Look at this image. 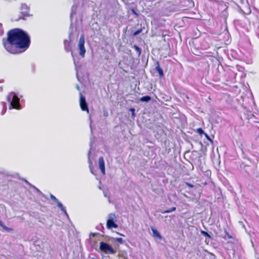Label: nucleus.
Wrapping results in <instances>:
<instances>
[{"label": "nucleus", "instance_id": "obj_1", "mask_svg": "<svg viewBox=\"0 0 259 259\" xmlns=\"http://www.w3.org/2000/svg\"><path fill=\"white\" fill-rule=\"evenodd\" d=\"M5 50L12 54H19L26 51L30 47V38L28 34L20 28H13L7 33L2 40Z\"/></svg>", "mask_w": 259, "mask_h": 259}, {"label": "nucleus", "instance_id": "obj_2", "mask_svg": "<svg viewBox=\"0 0 259 259\" xmlns=\"http://www.w3.org/2000/svg\"><path fill=\"white\" fill-rule=\"evenodd\" d=\"M7 100L10 102L12 108L16 109H20V99L14 92H12L9 94L7 96Z\"/></svg>", "mask_w": 259, "mask_h": 259}, {"label": "nucleus", "instance_id": "obj_3", "mask_svg": "<svg viewBox=\"0 0 259 259\" xmlns=\"http://www.w3.org/2000/svg\"><path fill=\"white\" fill-rule=\"evenodd\" d=\"M100 249L105 253L114 254L115 250L107 243L101 242L100 244Z\"/></svg>", "mask_w": 259, "mask_h": 259}, {"label": "nucleus", "instance_id": "obj_4", "mask_svg": "<svg viewBox=\"0 0 259 259\" xmlns=\"http://www.w3.org/2000/svg\"><path fill=\"white\" fill-rule=\"evenodd\" d=\"M84 36L83 34H82L80 37L78 45V49L79 50V54L82 57H83L84 56L86 52L84 47Z\"/></svg>", "mask_w": 259, "mask_h": 259}, {"label": "nucleus", "instance_id": "obj_5", "mask_svg": "<svg viewBox=\"0 0 259 259\" xmlns=\"http://www.w3.org/2000/svg\"><path fill=\"white\" fill-rule=\"evenodd\" d=\"M79 95H80L79 105H80L81 109L82 111H87L88 113H89V110L88 108V104L86 102L85 97L82 96L81 93H80Z\"/></svg>", "mask_w": 259, "mask_h": 259}, {"label": "nucleus", "instance_id": "obj_6", "mask_svg": "<svg viewBox=\"0 0 259 259\" xmlns=\"http://www.w3.org/2000/svg\"><path fill=\"white\" fill-rule=\"evenodd\" d=\"M99 166L101 170V171L103 175L105 174V167L104 160L103 157H100L99 158Z\"/></svg>", "mask_w": 259, "mask_h": 259}, {"label": "nucleus", "instance_id": "obj_7", "mask_svg": "<svg viewBox=\"0 0 259 259\" xmlns=\"http://www.w3.org/2000/svg\"><path fill=\"white\" fill-rule=\"evenodd\" d=\"M210 39L208 37L203 39L201 42V47L203 49L206 50L210 47Z\"/></svg>", "mask_w": 259, "mask_h": 259}, {"label": "nucleus", "instance_id": "obj_8", "mask_svg": "<svg viewBox=\"0 0 259 259\" xmlns=\"http://www.w3.org/2000/svg\"><path fill=\"white\" fill-rule=\"evenodd\" d=\"M21 13L23 16H29V7L26 4L21 5Z\"/></svg>", "mask_w": 259, "mask_h": 259}, {"label": "nucleus", "instance_id": "obj_9", "mask_svg": "<svg viewBox=\"0 0 259 259\" xmlns=\"http://www.w3.org/2000/svg\"><path fill=\"white\" fill-rule=\"evenodd\" d=\"M118 225L115 224L113 219H109L107 221V227L108 229L117 228Z\"/></svg>", "mask_w": 259, "mask_h": 259}, {"label": "nucleus", "instance_id": "obj_10", "mask_svg": "<svg viewBox=\"0 0 259 259\" xmlns=\"http://www.w3.org/2000/svg\"><path fill=\"white\" fill-rule=\"evenodd\" d=\"M155 70L158 73L160 77L164 76V73L162 69L160 67L159 63L158 61L156 63Z\"/></svg>", "mask_w": 259, "mask_h": 259}, {"label": "nucleus", "instance_id": "obj_11", "mask_svg": "<svg viewBox=\"0 0 259 259\" xmlns=\"http://www.w3.org/2000/svg\"><path fill=\"white\" fill-rule=\"evenodd\" d=\"M151 230L153 233V236L155 238H157L159 239L162 238V237L159 232L154 228H151Z\"/></svg>", "mask_w": 259, "mask_h": 259}, {"label": "nucleus", "instance_id": "obj_12", "mask_svg": "<svg viewBox=\"0 0 259 259\" xmlns=\"http://www.w3.org/2000/svg\"><path fill=\"white\" fill-rule=\"evenodd\" d=\"M0 226L2 227L4 230L7 232H12L13 231V229L12 228L7 227L5 225H4V224L1 221H0Z\"/></svg>", "mask_w": 259, "mask_h": 259}, {"label": "nucleus", "instance_id": "obj_13", "mask_svg": "<svg viewBox=\"0 0 259 259\" xmlns=\"http://www.w3.org/2000/svg\"><path fill=\"white\" fill-rule=\"evenodd\" d=\"M151 99V97L149 96H145L140 98V101L142 102H149Z\"/></svg>", "mask_w": 259, "mask_h": 259}, {"label": "nucleus", "instance_id": "obj_14", "mask_svg": "<svg viewBox=\"0 0 259 259\" xmlns=\"http://www.w3.org/2000/svg\"><path fill=\"white\" fill-rule=\"evenodd\" d=\"M56 203H57V206L65 213H67L66 212V210L65 208V207L63 206V205H62V204L59 201H57V202H56Z\"/></svg>", "mask_w": 259, "mask_h": 259}, {"label": "nucleus", "instance_id": "obj_15", "mask_svg": "<svg viewBox=\"0 0 259 259\" xmlns=\"http://www.w3.org/2000/svg\"><path fill=\"white\" fill-rule=\"evenodd\" d=\"M56 203H57V206L65 213H67L66 212V210L65 208V207L63 206V205H62V204L59 201H57V202H56Z\"/></svg>", "mask_w": 259, "mask_h": 259}, {"label": "nucleus", "instance_id": "obj_16", "mask_svg": "<svg viewBox=\"0 0 259 259\" xmlns=\"http://www.w3.org/2000/svg\"><path fill=\"white\" fill-rule=\"evenodd\" d=\"M176 209V207H172L170 209L162 211L161 212L162 213H169V212H171L172 211H175Z\"/></svg>", "mask_w": 259, "mask_h": 259}, {"label": "nucleus", "instance_id": "obj_17", "mask_svg": "<svg viewBox=\"0 0 259 259\" xmlns=\"http://www.w3.org/2000/svg\"><path fill=\"white\" fill-rule=\"evenodd\" d=\"M133 48L136 50L138 55H140L141 53V49L137 45H134Z\"/></svg>", "mask_w": 259, "mask_h": 259}, {"label": "nucleus", "instance_id": "obj_18", "mask_svg": "<svg viewBox=\"0 0 259 259\" xmlns=\"http://www.w3.org/2000/svg\"><path fill=\"white\" fill-rule=\"evenodd\" d=\"M196 132L200 135H203L204 134V131L201 128H198L196 130Z\"/></svg>", "mask_w": 259, "mask_h": 259}, {"label": "nucleus", "instance_id": "obj_19", "mask_svg": "<svg viewBox=\"0 0 259 259\" xmlns=\"http://www.w3.org/2000/svg\"><path fill=\"white\" fill-rule=\"evenodd\" d=\"M201 233L202 235H204V236H206V237H207L208 238H210L211 237L210 235L207 232H205L204 231H201Z\"/></svg>", "mask_w": 259, "mask_h": 259}, {"label": "nucleus", "instance_id": "obj_20", "mask_svg": "<svg viewBox=\"0 0 259 259\" xmlns=\"http://www.w3.org/2000/svg\"><path fill=\"white\" fill-rule=\"evenodd\" d=\"M50 198L52 200H53L55 202L58 201V200L56 198V197L52 194L50 195Z\"/></svg>", "mask_w": 259, "mask_h": 259}, {"label": "nucleus", "instance_id": "obj_21", "mask_svg": "<svg viewBox=\"0 0 259 259\" xmlns=\"http://www.w3.org/2000/svg\"><path fill=\"white\" fill-rule=\"evenodd\" d=\"M185 185L188 186V187L190 188H193L194 187V185L189 183H188V182H186L185 183Z\"/></svg>", "mask_w": 259, "mask_h": 259}, {"label": "nucleus", "instance_id": "obj_22", "mask_svg": "<svg viewBox=\"0 0 259 259\" xmlns=\"http://www.w3.org/2000/svg\"><path fill=\"white\" fill-rule=\"evenodd\" d=\"M142 31V29H140L138 30H137L136 31H135L134 33V35H137L138 34H139V33H140Z\"/></svg>", "mask_w": 259, "mask_h": 259}, {"label": "nucleus", "instance_id": "obj_23", "mask_svg": "<svg viewBox=\"0 0 259 259\" xmlns=\"http://www.w3.org/2000/svg\"><path fill=\"white\" fill-rule=\"evenodd\" d=\"M204 135V136L205 137V138L209 141H211V139L210 138L209 136L206 134V133H205L203 134Z\"/></svg>", "mask_w": 259, "mask_h": 259}, {"label": "nucleus", "instance_id": "obj_24", "mask_svg": "<svg viewBox=\"0 0 259 259\" xmlns=\"http://www.w3.org/2000/svg\"><path fill=\"white\" fill-rule=\"evenodd\" d=\"M116 241L119 242V243H122V242H123V240L121 238H117L116 239Z\"/></svg>", "mask_w": 259, "mask_h": 259}, {"label": "nucleus", "instance_id": "obj_25", "mask_svg": "<svg viewBox=\"0 0 259 259\" xmlns=\"http://www.w3.org/2000/svg\"><path fill=\"white\" fill-rule=\"evenodd\" d=\"M131 11H132V13H133V14H134V15H137V16L138 15V14H137V13L136 12V11L135 10V9H132L131 10Z\"/></svg>", "mask_w": 259, "mask_h": 259}, {"label": "nucleus", "instance_id": "obj_26", "mask_svg": "<svg viewBox=\"0 0 259 259\" xmlns=\"http://www.w3.org/2000/svg\"><path fill=\"white\" fill-rule=\"evenodd\" d=\"M130 110H131V111H132V112L133 114V115H134V114H135V109H134V108H131V109H130Z\"/></svg>", "mask_w": 259, "mask_h": 259}, {"label": "nucleus", "instance_id": "obj_27", "mask_svg": "<svg viewBox=\"0 0 259 259\" xmlns=\"http://www.w3.org/2000/svg\"><path fill=\"white\" fill-rule=\"evenodd\" d=\"M20 19H21V17H20V18H18V19H16V20H20ZM22 19H24V18H22Z\"/></svg>", "mask_w": 259, "mask_h": 259}, {"label": "nucleus", "instance_id": "obj_28", "mask_svg": "<svg viewBox=\"0 0 259 259\" xmlns=\"http://www.w3.org/2000/svg\"><path fill=\"white\" fill-rule=\"evenodd\" d=\"M0 90H1V91L3 90V88H2V87H1V88H0Z\"/></svg>", "mask_w": 259, "mask_h": 259}, {"label": "nucleus", "instance_id": "obj_29", "mask_svg": "<svg viewBox=\"0 0 259 259\" xmlns=\"http://www.w3.org/2000/svg\"><path fill=\"white\" fill-rule=\"evenodd\" d=\"M71 55H72V56H73L72 51H71Z\"/></svg>", "mask_w": 259, "mask_h": 259}]
</instances>
